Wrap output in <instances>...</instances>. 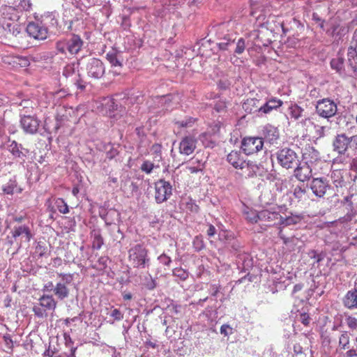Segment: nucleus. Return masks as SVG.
<instances>
[{
    "instance_id": "obj_8",
    "label": "nucleus",
    "mask_w": 357,
    "mask_h": 357,
    "mask_svg": "<svg viewBox=\"0 0 357 357\" xmlns=\"http://www.w3.org/2000/svg\"><path fill=\"white\" fill-rule=\"evenodd\" d=\"M172 185L163 179L155 183V198L158 203L166 201L172 195Z\"/></svg>"
},
{
    "instance_id": "obj_36",
    "label": "nucleus",
    "mask_w": 357,
    "mask_h": 357,
    "mask_svg": "<svg viewBox=\"0 0 357 357\" xmlns=\"http://www.w3.org/2000/svg\"><path fill=\"white\" fill-rule=\"evenodd\" d=\"M331 66L337 73H341L344 68V59L340 57L333 59L331 61Z\"/></svg>"
},
{
    "instance_id": "obj_21",
    "label": "nucleus",
    "mask_w": 357,
    "mask_h": 357,
    "mask_svg": "<svg viewBox=\"0 0 357 357\" xmlns=\"http://www.w3.org/2000/svg\"><path fill=\"white\" fill-rule=\"evenodd\" d=\"M264 138L271 144H274L279 138V131L277 128L267 125L263 130Z\"/></svg>"
},
{
    "instance_id": "obj_1",
    "label": "nucleus",
    "mask_w": 357,
    "mask_h": 357,
    "mask_svg": "<svg viewBox=\"0 0 357 357\" xmlns=\"http://www.w3.org/2000/svg\"><path fill=\"white\" fill-rule=\"evenodd\" d=\"M20 11L15 7L4 6L0 10V26L7 36L21 38L23 26L20 22Z\"/></svg>"
},
{
    "instance_id": "obj_34",
    "label": "nucleus",
    "mask_w": 357,
    "mask_h": 357,
    "mask_svg": "<svg viewBox=\"0 0 357 357\" xmlns=\"http://www.w3.org/2000/svg\"><path fill=\"white\" fill-rule=\"evenodd\" d=\"M55 206L61 213L66 214L69 212L68 206L62 198H58L56 199Z\"/></svg>"
},
{
    "instance_id": "obj_47",
    "label": "nucleus",
    "mask_w": 357,
    "mask_h": 357,
    "mask_svg": "<svg viewBox=\"0 0 357 357\" xmlns=\"http://www.w3.org/2000/svg\"><path fill=\"white\" fill-rule=\"evenodd\" d=\"M56 50L62 53L65 54L68 51V42L67 40H60L56 43Z\"/></svg>"
},
{
    "instance_id": "obj_5",
    "label": "nucleus",
    "mask_w": 357,
    "mask_h": 357,
    "mask_svg": "<svg viewBox=\"0 0 357 357\" xmlns=\"http://www.w3.org/2000/svg\"><path fill=\"white\" fill-rule=\"evenodd\" d=\"M57 275L61 280L54 287V294L59 299L63 300L69 296L70 290L68 285L73 282V274L59 273Z\"/></svg>"
},
{
    "instance_id": "obj_25",
    "label": "nucleus",
    "mask_w": 357,
    "mask_h": 357,
    "mask_svg": "<svg viewBox=\"0 0 357 357\" xmlns=\"http://www.w3.org/2000/svg\"><path fill=\"white\" fill-rule=\"evenodd\" d=\"M92 241V248L96 250H100L104 244V239L101 234L100 230L94 229L91 232Z\"/></svg>"
},
{
    "instance_id": "obj_41",
    "label": "nucleus",
    "mask_w": 357,
    "mask_h": 357,
    "mask_svg": "<svg viewBox=\"0 0 357 357\" xmlns=\"http://www.w3.org/2000/svg\"><path fill=\"white\" fill-rule=\"evenodd\" d=\"M173 275L179 278L181 280H185L188 277V273L181 268H176L173 270Z\"/></svg>"
},
{
    "instance_id": "obj_54",
    "label": "nucleus",
    "mask_w": 357,
    "mask_h": 357,
    "mask_svg": "<svg viewBox=\"0 0 357 357\" xmlns=\"http://www.w3.org/2000/svg\"><path fill=\"white\" fill-rule=\"evenodd\" d=\"M226 107H227V103L225 101L219 100L215 105V109L218 112L224 111Z\"/></svg>"
},
{
    "instance_id": "obj_51",
    "label": "nucleus",
    "mask_w": 357,
    "mask_h": 357,
    "mask_svg": "<svg viewBox=\"0 0 357 357\" xmlns=\"http://www.w3.org/2000/svg\"><path fill=\"white\" fill-rule=\"evenodd\" d=\"M186 208L193 213H197L199 210V206L192 199L186 203Z\"/></svg>"
},
{
    "instance_id": "obj_63",
    "label": "nucleus",
    "mask_w": 357,
    "mask_h": 357,
    "mask_svg": "<svg viewBox=\"0 0 357 357\" xmlns=\"http://www.w3.org/2000/svg\"><path fill=\"white\" fill-rule=\"evenodd\" d=\"M346 357H356L357 356V351L355 349H349L345 354Z\"/></svg>"
},
{
    "instance_id": "obj_50",
    "label": "nucleus",
    "mask_w": 357,
    "mask_h": 357,
    "mask_svg": "<svg viewBox=\"0 0 357 357\" xmlns=\"http://www.w3.org/2000/svg\"><path fill=\"white\" fill-rule=\"evenodd\" d=\"M300 321L305 326H308L311 321V318L307 313L303 312L300 314Z\"/></svg>"
},
{
    "instance_id": "obj_42",
    "label": "nucleus",
    "mask_w": 357,
    "mask_h": 357,
    "mask_svg": "<svg viewBox=\"0 0 357 357\" xmlns=\"http://www.w3.org/2000/svg\"><path fill=\"white\" fill-rule=\"evenodd\" d=\"M17 187V183L15 181H10L6 185L3 187V191L8 194L12 195L14 189Z\"/></svg>"
},
{
    "instance_id": "obj_4",
    "label": "nucleus",
    "mask_w": 357,
    "mask_h": 357,
    "mask_svg": "<svg viewBox=\"0 0 357 357\" xmlns=\"http://www.w3.org/2000/svg\"><path fill=\"white\" fill-rule=\"evenodd\" d=\"M317 114L324 119H330L334 116L337 112V104L330 98L319 100L315 105Z\"/></svg>"
},
{
    "instance_id": "obj_7",
    "label": "nucleus",
    "mask_w": 357,
    "mask_h": 357,
    "mask_svg": "<svg viewBox=\"0 0 357 357\" xmlns=\"http://www.w3.org/2000/svg\"><path fill=\"white\" fill-rule=\"evenodd\" d=\"M264 147V140L258 137H244L241 142V149L247 155L255 154L262 150Z\"/></svg>"
},
{
    "instance_id": "obj_43",
    "label": "nucleus",
    "mask_w": 357,
    "mask_h": 357,
    "mask_svg": "<svg viewBox=\"0 0 357 357\" xmlns=\"http://www.w3.org/2000/svg\"><path fill=\"white\" fill-rule=\"evenodd\" d=\"M345 321L349 328L352 331L357 330V318L352 316H348L346 318Z\"/></svg>"
},
{
    "instance_id": "obj_32",
    "label": "nucleus",
    "mask_w": 357,
    "mask_h": 357,
    "mask_svg": "<svg viewBox=\"0 0 357 357\" xmlns=\"http://www.w3.org/2000/svg\"><path fill=\"white\" fill-rule=\"evenodd\" d=\"M350 342L349 335L348 332L344 331L342 333L339 337V347L341 349L345 350L349 348Z\"/></svg>"
},
{
    "instance_id": "obj_33",
    "label": "nucleus",
    "mask_w": 357,
    "mask_h": 357,
    "mask_svg": "<svg viewBox=\"0 0 357 357\" xmlns=\"http://www.w3.org/2000/svg\"><path fill=\"white\" fill-rule=\"evenodd\" d=\"M235 40V38H232L229 35L225 36L222 40L218 43L219 48L222 50H227L228 47L231 45Z\"/></svg>"
},
{
    "instance_id": "obj_56",
    "label": "nucleus",
    "mask_w": 357,
    "mask_h": 357,
    "mask_svg": "<svg viewBox=\"0 0 357 357\" xmlns=\"http://www.w3.org/2000/svg\"><path fill=\"white\" fill-rule=\"evenodd\" d=\"M193 165H202V170H203L204 167V162L202 161V160L199 159L197 156H194L189 162Z\"/></svg>"
},
{
    "instance_id": "obj_48",
    "label": "nucleus",
    "mask_w": 357,
    "mask_h": 357,
    "mask_svg": "<svg viewBox=\"0 0 357 357\" xmlns=\"http://www.w3.org/2000/svg\"><path fill=\"white\" fill-rule=\"evenodd\" d=\"M245 40L243 38H241L238 40V42L236 43L235 53L240 54L243 52V51L245 50Z\"/></svg>"
},
{
    "instance_id": "obj_10",
    "label": "nucleus",
    "mask_w": 357,
    "mask_h": 357,
    "mask_svg": "<svg viewBox=\"0 0 357 357\" xmlns=\"http://www.w3.org/2000/svg\"><path fill=\"white\" fill-rule=\"evenodd\" d=\"M329 187L328 181L323 177L313 178L310 183L313 194L319 198L324 197Z\"/></svg>"
},
{
    "instance_id": "obj_29",
    "label": "nucleus",
    "mask_w": 357,
    "mask_h": 357,
    "mask_svg": "<svg viewBox=\"0 0 357 357\" xmlns=\"http://www.w3.org/2000/svg\"><path fill=\"white\" fill-rule=\"evenodd\" d=\"M196 121V119L188 116L181 121H175L174 124L177 126L178 129H187L192 128L195 125Z\"/></svg>"
},
{
    "instance_id": "obj_37",
    "label": "nucleus",
    "mask_w": 357,
    "mask_h": 357,
    "mask_svg": "<svg viewBox=\"0 0 357 357\" xmlns=\"http://www.w3.org/2000/svg\"><path fill=\"white\" fill-rule=\"evenodd\" d=\"M271 22H273V23L275 22V15H270L268 17L266 21L265 22H264L261 24V26H264L267 30H270L271 32H273V31H275V27L277 26V25H275V24L272 25L271 24Z\"/></svg>"
},
{
    "instance_id": "obj_62",
    "label": "nucleus",
    "mask_w": 357,
    "mask_h": 357,
    "mask_svg": "<svg viewBox=\"0 0 357 357\" xmlns=\"http://www.w3.org/2000/svg\"><path fill=\"white\" fill-rule=\"evenodd\" d=\"M215 233H216V229H215V227L212 225H210L208 227V229L207 230V235L209 237H212L215 234Z\"/></svg>"
},
{
    "instance_id": "obj_22",
    "label": "nucleus",
    "mask_w": 357,
    "mask_h": 357,
    "mask_svg": "<svg viewBox=\"0 0 357 357\" xmlns=\"http://www.w3.org/2000/svg\"><path fill=\"white\" fill-rule=\"evenodd\" d=\"M260 101L257 98H248L243 104V108L247 113L260 112Z\"/></svg>"
},
{
    "instance_id": "obj_44",
    "label": "nucleus",
    "mask_w": 357,
    "mask_h": 357,
    "mask_svg": "<svg viewBox=\"0 0 357 357\" xmlns=\"http://www.w3.org/2000/svg\"><path fill=\"white\" fill-rule=\"evenodd\" d=\"M331 178L333 180V183L335 185L340 184L342 183V181H343L342 172L339 169H336V170H334L332 172Z\"/></svg>"
},
{
    "instance_id": "obj_57",
    "label": "nucleus",
    "mask_w": 357,
    "mask_h": 357,
    "mask_svg": "<svg viewBox=\"0 0 357 357\" xmlns=\"http://www.w3.org/2000/svg\"><path fill=\"white\" fill-rule=\"evenodd\" d=\"M261 33H262L261 31H257V30L253 31V32L252 33V34L253 36H255L257 38V39L261 43V45H266L267 43H268L270 41L269 40H267L266 42L262 41V37L261 36Z\"/></svg>"
},
{
    "instance_id": "obj_59",
    "label": "nucleus",
    "mask_w": 357,
    "mask_h": 357,
    "mask_svg": "<svg viewBox=\"0 0 357 357\" xmlns=\"http://www.w3.org/2000/svg\"><path fill=\"white\" fill-rule=\"evenodd\" d=\"M3 338L6 347L9 349H12L13 347V342L12 338L9 335H5Z\"/></svg>"
},
{
    "instance_id": "obj_14",
    "label": "nucleus",
    "mask_w": 357,
    "mask_h": 357,
    "mask_svg": "<svg viewBox=\"0 0 357 357\" xmlns=\"http://www.w3.org/2000/svg\"><path fill=\"white\" fill-rule=\"evenodd\" d=\"M197 147V139L192 136H185L179 144V153L182 155L192 154Z\"/></svg>"
},
{
    "instance_id": "obj_9",
    "label": "nucleus",
    "mask_w": 357,
    "mask_h": 357,
    "mask_svg": "<svg viewBox=\"0 0 357 357\" xmlns=\"http://www.w3.org/2000/svg\"><path fill=\"white\" fill-rule=\"evenodd\" d=\"M87 74L93 79L101 78L105 72L103 63L98 59H91L86 65Z\"/></svg>"
},
{
    "instance_id": "obj_52",
    "label": "nucleus",
    "mask_w": 357,
    "mask_h": 357,
    "mask_svg": "<svg viewBox=\"0 0 357 357\" xmlns=\"http://www.w3.org/2000/svg\"><path fill=\"white\" fill-rule=\"evenodd\" d=\"M47 248L45 246L38 243L35 250V254L38 256V257H43L46 253Z\"/></svg>"
},
{
    "instance_id": "obj_28",
    "label": "nucleus",
    "mask_w": 357,
    "mask_h": 357,
    "mask_svg": "<svg viewBox=\"0 0 357 357\" xmlns=\"http://www.w3.org/2000/svg\"><path fill=\"white\" fill-rule=\"evenodd\" d=\"M312 169L314 171V175L327 174L330 171L328 165L321 160L317 161Z\"/></svg>"
},
{
    "instance_id": "obj_24",
    "label": "nucleus",
    "mask_w": 357,
    "mask_h": 357,
    "mask_svg": "<svg viewBox=\"0 0 357 357\" xmlns=\"http://www.w3.org/2000/svg\"><path fill=\"white\" fill-rule=\"evenodd\" d=\"M303 219V216L301 214L294 215L291 214L285 218L280 216V226L287 227L290 225H295L300 223Z\"/></svg>"
},
{
    "instance_id": "obj_26",
    "label": "nucleus",
    "mask_w": 357,
    "mask_h": 357,
    "mask_svg": "<svg viewBox=\"0 0 357 357\" xmlns=\"http://www.w3.org/2000/svg\"><path fill=\"white\" fill-rule=\"evenodd\" d=\"M294 196L298 202L305 203L309 199V195L306 188L296 186L294 190Z\"/></svg>"
},
{
    "instance_id": "obj_19",
    "label": "nucleus",
    "mask_w": 357,
    "mask_h": 357,
    "mask_svg": "<svg viewBox=\"0 0 357 357\" xmlns=\"http://www.w3.org/2000/svg\"><path fill=\"white\" fill-rule=\"evenodd\" d=\"M282 105L283 102L282 100L277 98H271L261 106L260 112L264 114H268L273 110L280 108Z\"/></svg>"
},
{
    "instance_id": "obj_38",
    "label": "nucleus",
    "mask_w": 357,
    "mask_h": 357,
    "mask_svg": "<svg viewBox=\"0 0 357 357\" xmlns=\"http://www.w3.org/2000/svg\"><path fill=\"white\" fill-rule=\"evenodd\" d=\"M111 313L110 317L112 318L113 321H119L123 319V314L121 311L117 308H114L113 306L111 307Z\"/></svg>"
},
{
    "instance_id": "obj_61",
    "label": "nucleus",
    "mask_w": 357,
    "mask_h": 357,
    "mask_svg": "<svg viewBox=\"0 0 357 357\" xmlns=\"http://www.w3.org/2000/svg\"><path fill=\"white\" fill-rule=\"evenodd\" d=\"M117 151L114 149H112L109 151L107 152V158L112 160L117 155Z\"/></svg>"
},
{
    "instance_id": "obj_46",
    "label": "nucleus",
    "mask_w": 357,
    "mask_h": 357,
    "mask_svg": "<svg viewBox=\"0 0 357 357\" xmlns=\"http://www.w3.org/2000/svg\"><path fill=\"white\" fill-rule=\"evenodd\" d=\"M10 151L13 155L20 158L22 155V152L20 150L18 144L16 142L13 141L10 145Z\"/></svg>"
},
{
    "instance_id": "obj_15",
    "label": "nucleus",
    "mask_w": 357,
    "mask_h": 357,
    "mask_svg": "<svg viewBox=\"0 0 357 357\" xmlns=\"http://www.w3.org/2000/svg\"><path fill=\"white\" fill-rule=\"evenodd\" d=\"M26 30L29 36L36 40H45L47 37V29L35 22H30Z\"/></svg>"
},
{
    "instance_id": "obj_3",
    "label": "nucleus",
    "mask_w": 357,
    "mask_h": 357,
    "mask_svg": "<svg viewBox=\"0 0 357 357\" xmlns=\"http://www.w3.org/2000/svg\"><path fill=\"white\" fill-rule=\"evenodd\" d=\"M148 253L143 244H136L128 250V261L135 268H144L149 262Z\"/></svg>"
},
{
    "instance_id": "obj_11",
    "label": "nucleus",
    "mask_w": 357,
    "mask_h": 357,
    "mask_svg": "<svg viewBox=\"0 0 357 357\" xmlns=\"http://www.w3.org/2000/svg\"><path fill=\"white\" fill-rule=\"evenodd\" d=\"M227 161L235 169H249L250 162H247L242 156L241 153L238 151H231L227 155Z\"/></svg>"
},
{
    "instance_id": "obj_64",
    "label": "nucleus",
    "mask_w": 357,
    "mask_h": 357,
    "mask_svg": "<svg viewBox=\"0 0 357 357\" xmlns=\"http://www.w3.org/2000/svg\"><path fill=\"white\" fill-rule=\"evenodd\" d=\"M75 351H76V348L73 347L70 349V353L69 355L64 354L63 356H60L59 357H75Z\"/></svg>"
},
{
    "instance_id": "obj_55",
    "label": "nucleus",
    "mask_w": 357,
    "mask_h": 357,
    "mask_svg": "<svg viewBox=\"0 0 357 357\" xmlns=\"http://www.w3.org/2000/svg\"><path fill=\"white\" fill-rule=\"evenodd\" d=\"M107 259L106 257H100L98 260V268L105 269L107 266Z\"/></svg>"
},
{
    "instance_id": "obj_30",
    "label": "nucleus",
    "mask_w": 357,
    "mask_h": 357,
    "mask_svg": "<svg viewBox=\"0 0 357 357\" xmlns=\"http://www.w3.org/2000/svg\"><path fill=\"white\" fill-rule=\"evenodd\" d=\"M289 111L291 118L294 119V120H298L299 118L302 116L304 109L298 105L294 104L291 105L289 107Z\"/></svg>"
},
{
    "instance_id": "obj_18",
    "label": "nucleus",
    "mask_w": 357,
    "mask_h": 357,
    "mask_svg": "<svg viewBox=\"0 0 357 357\" xmlns=\"http://www.w3.org/2000/svg\"><path fill=\"white\" fill-rule=\"evenodd\" d=\"M68 42V51L71 54H77L82 49L83 45V40L76 34H73Z\"/></svg>"
},
{
    "instance_id": "obj_2",
    "label": "nucleus",
    "mask_w": 357,
    "mask_h": 357,
    "mask_svg": "<svg viewBox=\"0 0 357 357\" xmlns=\"http://www.w3.org/2000/svg\"><path fill=\"white\" fill-rule=\"evenodd\" d=\"M333 151L339 155H344L349 149L357 152V135L351 137L345 133L337 134L332 143Z\"/></svg>"
},
{
    "instance_id": "obj_17",
    "label": "nucleus",
    "mask_w": 357,
    "mask_h": 357,
    "mask_svg": "<svg viewBox=\"0 0 357 357\" xmlns=\"http://www.w3.org/2000/svg\"><path fill=\"white\" fill-rule=\"evenodd\" d=\"M343 303L344 306L349 309L357 308V279L355 281L354 289L346 294Z\"/></svg>"
},
{
    "instance_id": "obj_12",
    "label": "nucleus",
    "mask_w": 357,
    "mask_h": 357,
    "mask_svg": "<svg viewBox=\"0 0 357 357\" xmlns=\"http://www.w3.org/2000/svg\"><path fill=\"white\" fill-rule=\"evenodd\" d=\"M312 171V168L307 162H300L294 169V176L299 181L304 183L311 178Z\"/></svg>"
},
{
    "instance_id": "obj_45",
    "label": "nucleus",
    "mask_w": 357,
    "mask_h": 357,
    "mask_svg": "<svg viewBox=\"0 0 357 357\" xmlns=\"http://www.w3.org/2000/svg\"><path fill=\"white\" fill-rule=\"evenodd\" d=\"M18 7L24 11H30L32 10V3L30 0H21Z\"/></svg>"
},
{
    "instance_id": "obj_13",
    "label": "nucleus",
    "mask_w": 357,
    "mask_h": 357,
    "mask_svg": "<svg viewBox=\"0 0 357 357\" xmlns=\"http://www.w3.org/2000/svg\"><path fill=\"white\" fill-rule=\"evenodd\" d=\"M281 215L276 211L264 209L259 211V221L266 223V226H272L277 222L280 225Z\"/></svg>"
},
{
    "instance_id": "obj_20",
    "label": "nucleus",
    "mask_w": 357,
    "mask_h": 357,
    "mask_svg": "<svg viewBox=\"0 0 357 357\" xmlns=\"http://www.w3.org/2000/svg\"><path fill=\"white\" fill-rule=\"evenodd\" d=\"M12 236L14 238H17V237L24 235L25 238V241L29 242L33 237L31 229L29 226L26 225H20L15 226L13 227L12 231Z\"/></svg>"
},
{
    "instance_id": "obj_27",
    "label": "nucleus",
    "mask_w": 357,
    "mask_h": 357,
    "mask_svg": "<svg viewBox=\"0 0 357 357\" xmlns=\"http://www.w3.org/2000/svg\"><path fill=\"white\" fill-rule=\"evenodd\" d=\"M243 214L245 220L251 224H256L259 221V211L247 208L244 210Z\"/></svg>"
},
{
    "instance_id": "obj_23",
    "label": "nucleus",
    "mask_w": 357,
    "mask_h": 357,
    "mask_svg": "<svg viewBox=\"0 0 357 357\" xmlns=\"http://www.w3.org/2000/svg\"><path fill=\"white\" fill-rule=\"evenodd\" d=\"M56 301L51 295H43L39 299V305L46 310H54Z\"/></svg>"
},
{
    "instance_id": "obj_53",
    "label": "nucleus",
    "mask_w": 357,
    "mask_h": 357,
    "mask_svg": "<svg viewBox=\"0 0 357 357\" xmlns=\"http://www.w3.org/2000/svg\"><path fill=\"white\" fill-rule=\"evenodd\" d=\"M158 260L160 263L168 266L170 265L172 262L171 258L165 253L162 254L158 257Z\"/></svg>"
},
{
    "instance_id": "obj_39",
    "label": "nucleus",
    "mask_w": 357,
    "mask_h": 357,
    "mask_svg": "<svg viewBox=\"0 0 357 357\" xmlns=\"http://www.w3.org/2000/svg\"><path fill=\"white\" fill-rule=\"evenodd\" d=\"M155 167V165L153 162H151L149 160H145L141 165V170L146 174H151L153 171V168Z\"/></svg>"
},
{
    "instance_id": "obj_31",
    "label": "nucleus",
    "mask_w": 357,
    "mask_h": 357,
    "mask_svg": "<svg viewBox=\"0 0 357 357\" xmlns=\"http://www.w3.org/2000/svg\"><path fill=\"white\" fill-rule=\"evenodd\" d=\"M347 56L351 66H353L354 63H356L357 47L354 43H351V45L348 48Z\"/></svg>"
},
{
    "instance_id": "obj_40",
    "label": "nucleus",
    "mask_w": 357,
    "mask_h": 357,
    "mask_svg": "<svg viewBox=\"0 0 357 357\" xmlns=\"http://www.w3.org/2000/svg\"><path fill=\"white\" fill-rule=\"evenodd\" d=\"M185 171L190 174H197L199 172H202V165H193L188 162L185 167Z\"/></svg>"
},
{
    "instance_id": "obj_35",
    "label": "nucleus",
    "mask_w": 357,
    "mask_h": 357,
    "mask_svg": "<svg viewBox=\"0 0 357 357\" xmlns=\"http://www.w3.org/2000/svg\"><path fill=\"white\" fill-rule=\"evenodd\" d=\"M106 58L112 66H119V67L122 66L121 62L119 60V59L117 57L116 52H115L114 51L109 52L106 55Z\"/></svg>"
},
{
    "instance_id": "obj_6",
    "label": "nucleus",
    "mask_w": 357,
    "mask_h": 357,
    "mask_svg": "<svg viewBox=\"0 0 357 357\" xmlns=\"http://www.w3.org/2000/svg\"><path fill=\"white\" fill-rule=\"evenodd\" d=\"M278 163L284 168L290 169L298 165V156L296 153L289 148H284L277 152Z\"/></svg>"
},
{
    "instance_id": "obj_49",
    "label": "nucleus",
    "mask_w": 357,
    "mask_h": 357,
    "mask_svg": "<svg viewBox=\"0 0 357 357\" xmlns=\"http://www.w3.org/2000/svg\"><path fill=\"white\" fill-rule=\"evenodd\" d=\"M33 311L38 317L43 318L47 316L46 310L42 309L40 306H33Z\"/></svg>"
},
{
    "instance_id": "obj_16",
    "label": "nucleus",
    "mask_w": 357,
    "mask_h": 357,
    "mask_svg": "<svg viewBox=\"0 0 357 357\" xmlns=\"http://www.w3.org/2000/svg\"><path fill=\"white\" fill-rule=\"evenodd\" d=\"M22 129L27 133L33 134L39 128L40 121L35 117L28 115L24 116L20 121Z\"/></svg>"
},
{
    "instance_id": "obj_58",
    "label": "nucleus",
    "mask_w": 357,
    "mask_h": 357,
    "mask_svg": "<svg viewBox=\"0 0 357 357\" xmlns=\"http://www.w3.org/2000/svg\"><path fill=\"white\" fill-rule=\"evenodd\" d=\"M282 226H280L278 236L283 241L284 244H287L289 242V238H287L282 232Z\"/></svg>"
},
{
    "instance_id": "obj_60",
    "label": "nucleus",
    "mask_w": 357,
    "mask_h": 357,
    "mask_svg": "<svg viewBox=\"0 0 357 357\" xmlns=\"http://www.w3.org/2000/svg\"><path fill=\"white\" fill-rule=\"evenodd\" d=\"M349 168L353 171L357 170V156L351 160Z\"/></svg>"
}]
</instances>
